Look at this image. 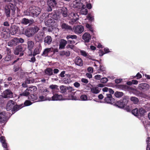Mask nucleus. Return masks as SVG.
Masks as SVG:
<instances>
[{
    "mask_svg": "<svg viewBox=\"0 0 150 150\" xmlns=\"http://www.w3.org/2000/svg\"><path fill=\"white\" fill-rule=\"evenodd\" d=\"M10 9L12 11V15H14L15 14L16 6L13 4L11 3H10L8 5H6L5 7V12L6 15L7 17L10 16Z\"/></svg>",
    "mask_w": 150,
    "mask_h": 150,
    "instance_id": "1",
    "label": "nucleus"
},
{
    "mask_svg": "<svg viewBox=\"0 0 150 150\" xmlns=\"http://www.w3.org/2000/svg\"><path fill=\"white\" fill-rule=\"evenodd\" d=\"M29 11L33 17H37L40 13L41 9L36 6H32L29 8Z\"/></svg>",
    "mask_w": 150,
    "mask_h": 150,
    "instance_id": "2",
    "label": "nucleus"
},
{
    "mask_svg": "<svg viewBox=\"0 0 150 150\" xmlns=\"http://www.w3.org/2000/svg\"><path fill=\"white\" fill-rule=\"evenodd\" d=\"M39 30L38 27L35 26L33 27H31L27 29L25 32V35L28 37L33 36L35 33L38 32Z\"/></svg>",
    "mask_w": 150,
    "mask_h": 150,
    "instance_id": "3",
    "label": "nucleus"
},
{
    "mask_svg": "<svg viewBox=\"0 0 150 150\" xmlns=\"http://www.w3.org/2000/svg\"><path fill=\"white\" fill-rule=\"evenodd\" d=\"M37 88L35 86H31L28 88L22 93L20 94L19 96V98L20 96H27L30 94H32L35 91L37 90Z\"/></svg>",
    "mask_w": 150,
    "mask_h": 150,
    "instance_id": "4",
    "label": "nucleus"
},
{
    "mask_svg": "<svg viewBox=\"0 0 150 150\" xmlns=\"http://www.w3.org/2000/svg\"><path fill=\"white\" fill-rule=\"evenodd\" d=\"M84 27L81 25L74 26L73 28V30L76 34L81 33L84 31Z\"/></svg>",
    "mask_w": 150,
    "mask_h": 150,
    "instance_id": "5",
    "label": "nucleus"
},
{
    "mask_svg": "<svg viewBox=\"0 0 150 150\" xmlns=\"http://www.w3.org/2000/svg\"><path fill=\"white\" fill-rule=\"evenodd\" d=\"M2 96L4 98H10L13 97V94L10 90L6 89L3 92Z\"/></svg>",
    "mask_w": 150,
    "mask_h": 150,
    "instance_id": "6",
    "label": "nucleus"
},
{
    "mask_svg": "<svg viewBox=\"0 0 150 150\" xmlns=\"http://www.w3.org/2000/svg\"><path fill=\"white\" fill-rule=\"evenodd\" d=\"M50 100L53 101L65 100L67 99L66 98H63L62 95H59L56 94L54 95L52 97H50Z\"/></svg>",
    "mask_w": 150,
    "mask_h": 150,
    "instance_id": "7",
    "label": "nucleus"
},
{
    "mask_svg": "<svg viewBox=\"0 0 150 150\" xmlns=\"http://www.w3.org/2000/svg\"><path fill=\"white\" fill-rule=\"evenodd\" d=\"M15 105V103L13 101L9 100L7 103L6 109L7 111L12 110Z\"/></svg>",
    "mask_w": 150,
    "mask_h": 150,
    "instance_id": "8",
    "label": "nucleus"
},
{
    "mask_svg": "<svg viewBox=\"0 0 150 150\" xmlns=\"http://www.w3.org/2000/svg\"><path fill=\"white\" fill-rule=\"evenodd\" d=\"M7 120V115L5 112L0 113V122L2 123L6 122Z\"/></svg>",
    "mask_w": 150,
    "mask_h": 150,
    "instance_id": "9",
    "label": "nucleus"
},
{
    "mask_svg": "<svg viewBox=\"0 0 150 150\" xmlns=\"http://www.w3.org/2000/svg\"><path fill=\"white\" fill-rule=\"evenodd\" d=\"M106 97L105 98V102L108 103H112L113 102L114 99L112 98L111 95L108 93H105Z\"/></svg>",
    "mask_w": 150,
    "mask_h": 150,
    "instance_id": "10",
    "label": "nucleus"
},
{
    "mask_svg": "<svg viewBox=\"0 0 150 150\" xmlns=\"http://www.w3.org/2000/svg\"><path fill=\"white\" fill-rule=\"evenodd\" d=\"M44 33L43 32H39L35 35V40L37 42L42 41L43 38Z\"/></svg>",
    "mask_w": 150,
    "mask_h": 150,
    "instance_id": "11",
    "label": "nucleus"
},
{
    "mask_svg": "<svg viewBox=\"0 0 150 150\" xmlns=\"http://www.w3.org/2000/svg\"><path fill=\"white\" fill-rule=\"evenodd\" d=\"M41 50L42 47L41 44H39L38 45H37L33 53V56H35L37 54H39Z\"/></svg>",
    "mask_w": 150,
    "mask_h": 150,
    "instance_id": "12",
    "label": "nucleus"
},
{
    "mask_svg": "<svg viewBox=\"0 0 150 150\" xmlns=\"http://www.w3.org/2000/svg\"><path fill=\"white\" fill-rule=\"evenodd\" d=\"M82 38L85 42H88L91 39V36L89 33H85L83 35Z\"/></svg>",
    "mask_w": 150,
    "mask_h": 150,
    "instance_id": "13",
    "label": "nucleus"
},
{
    "mask_svg": "<svg viewBox=\"0 0 150 150\" xmlns=\"http://www.w3.org/2000/svg\"><path fill=\"white\" fill-rule=\"evenodd\" d=\"M18 44L17 38H15L10 41L8 43V45L9 46L12 47L13 46H16Z\"/></svg>",
    "mask_w": 150,
    "mask_h": 150,
    "instance_id": "14",
    "label": "nucleus"
},
{
    "mask_svg": "<svg viewBox=\"0 0 150 150\" xmlns=\"http://www.w3.org/2000/svg\"><path fill=\"white\" fill-rule=\"evenodd\" d=\"M52 41L51 37L50 36H47L44 39V44L45 45H50Z\"/></svg>",
    "mask_w": 150,
    "mask_h": 150,
    "instance_id": "15",
    "label": "nucleus"
},
{
    "mask_svg": "<svg viewBox=\"0 0 150 150\" xmlns=\"http://www.w3.org/2000/svg\"><path fill=\"white\" fill-rule=\"evenodd\" d=\"M55 23V21L52 18H50L46 20L45 23L46 25L49 27L52 26Z\"/></svg>",
    "mask_w": 150,
    "mask_h": 150,
    "instance_id": "16",
    "label": "nucleus"
},
{
    "mask_svg": "<svg viewBox=\"0 0 150 150\" xmlns=\"http://www.w3.org/2000/svg\"><path fill=\"white\" fill-rule=\"evenodd\" d=\"M149 85L146 83H142L139 85V88L140 89H143L146 90L149 89Z\"/></svg>",
    "mask_w": 150,
    "mask_h": 150,
    "instance_id": "17",
    "label": "nucleus"
},
{
    "mask_svg": "<svg viewBox=\"0 0 150 150\" xmlns=\"http://www.w3.org/2000/svg\"><path fill=\"white\" fill-rule=\"evenodd\" d=\"M70 15L73 17V18L71 19V21L72 22V24H73L79 19V16L77 13H72Z\"/></svg>",
    "mask_w": 150,
    "mask_h": 150,
    "instance_id": "18",
    "label": "nucleus"
},
{
    "mask_svg": "<svg viewBox=\"0 0 150 150\" xmlns=\"http://www.w3.org/2000/svg\"><path fill=\"white\" fill-rule=\"evenodd\" d=\"M24 51V50L23 49L22 47L21 46L19 45L16 47L14 52L15 54L18 55L20 53L22 52H23Z\"/></svg>",
    "mask_w": 150,
    "mask_h": 150,
    "instance_id": "19",
    "label": "nucleus"
},
{
    "mask_svg": "<svg viewBox=\"0 0 150 150\" xmlns=\"http://www.w3.org/2000/svg\"><path fill=\"white\" fill-rule=\"evenodd\" d=\"M27 45L28 50L30 51H32L34 46V42L30 40H28L27 42Z\"/></svg>",
    "mask_w": 150,
    "mask_h": 150,
    "instance_id": "20",
    "label": "nucleus"
},
{
    "mask_svg": "<svg viewBox=\"0 0 150 150\" xmlns=\"http://www.w3.org/2000/svg\"><path fill=\"white\" fill-rule=\"evenodd\" d=\"M18 28L16 26L13 25L12 26L11 30V33L12 35L16 34L18 31Z\"/></svg>",
    "mask_w": 150,
    "mask_h": 150,
    "instance_id": "21",
    "label": "nucleus"
},
{
    "mask_svg": "<svg viewBox=\"0 0 150 150\" xmlns=\"http://www.w3.org/2000/svg\"><path fill=\"white\" fill-rule=\"evenodd\" d=\"M67 44V41L64 39L61 40L59 42V49H63L65 48V47Z\"/></svg>",
    "mask_w": 150,
    "mask_h": 150,
    "instance_id": "22",
    "label": "nucleus"
},
{
    "mask_svg": "<svg viewBox=\"0 0 150 150\" xmlns=\"http://www.w3.org/2000/svg\"><path fill=\"white\" fill-rule=\"evenodd\" d=\"M76 64L77 65L81 66L83 65L82 61L81 59L79 57H76L75 59Z\"/></svg>",
    "mask_w": 150,
    "mask_h": 150,
    "instance_id": "23",
    "label": "nucleus"
},
{
    "mask_svg": "<svg viewBox=\"0 0 150 150\" xmlns=\"http://www.w3.org/2000/svg\"><path fill=\"white\" fill-rule=\"evenodd\" d=\"M45 74L50 76L53 74V70L50 68H47L45 71Z\"/></svg>",
    "mask_w": 150,
    "mask_h": 150,
    "instance_id": "24",
    "label": "nucleus"
},
{
    "mask_svg": "<svg viewBox=\"0 0 150 150\" xmlns=\"http://www.w3.org/2000/svg\"><path fill=\"white\" fill-rule=\"evenodd\" d=\"M62 28L64 30H71V27L65 23H62L61 25Z\"/></svg>",
    "mask_w": 150,
    "mask_h": 150,
    "instance_id": "25",
    "label": "nucleus"
},
{
    "mask_svg": "<svg viewBox=\"0 0 150 150\" xmlns=\"http://www.w3.org/2000/svg\"><path fill=\"white\" fill-rule=\"evenodd\" d=\"M103 91L104 92H105V93H108L110 94H113L114 93V91L111 88H109L107 87H105L103 89Z\"/></svg>",
    "mask_w": 150,
    "mask_h": 150,
    "instance_id": "26",
    "label": "nucleus"
},
{
    "mask_svg": "<svg viewBox=\"0 0 150 150\" xmlns=\"http://www.w3.org/2000/svg\"><path fill=\"white\" fill-rule=\"evenodd\" d=\"M88 12V10L86 8V6L84 5H82L81 10L80 11V13L83 15H86Z\"/></svg>",
    "mask_w": 150,
    "mask_h": 150,
    "instance_id": "27",
    "label": "nucleus"
},
{
    "mask_svg": "<svg viewBox=\"0 0 150 150\" xmlns=\"http://www.w3.org/2000/svg\"><path fill=\"white\" fill-rule=\"evenodd\" d=\"M47 4L48 6L54 7L57 4V1L56 0H48L47 1Z\"/></svg>",
    "mask_w": 150,
    "mask_h": 150,
    "instance_id": "28",
    "label": "nucleus"
},
{
    "mask_svg": "<svg viewBox=\"0 0 150 150\" xmlns=\"http://www.w3.org/2000/svg\"><path fill=\"white\" fill-rule=\"evenodd\" d=\"M115 105L119 108H124L125 104L121 101H118L115 103Z\"/></svg>",
    "mask_w": 150,
    "mask_h": 150,
    "instance_id": "29",
    "label": "nucleus"
},
{
    "mask_svg": "<svg viewBox=\"0 0 150 150\" xmlns=\"http://www.w3.org/2000/svg\"><path fill=\"white\" fill-rule=\"evenodd\" d=\"M39 101H44L48 100L50 101L51 100L50 97L44 96H40L39 97Z\"/></svg>",
    "mask_w": 150,
    "mask_h": 150,
    "instance_id": "30",
    "label": "nucleus"
},
{
    "mask_svg": "<svg viewBox=\"0 0 150 150\" xmlns=\"http://www.w3.org/2000/svg\"><path fill=\"white\" fill-rule=\"evenodd\" d=\"M81 0H75L73 2V4L75 5V7L79 8V6H82V4L80 3Z\"/></svg>",
    "mask_w": 150,
    "mask_h": 150,
    "instance_id": "31",
    "label": "nucleus"
},
{
    "mask_svg": "<svg viewBox=\"0 0 150 150\" xmlns=\"http://www.w3.org/2000/svg\"><path fill=\"white\" fill-rule=\"evenodd\" d=\"M61 13L63 16L66 17L67 15V8L65 7L62 8L61 9Z\"/></svg>",
    "mask_w": 150,
    "mask_h": 150,
    "instance_id": "32",
    "label": "nucleus"
},
{
    "mask_svg": "<svg viewBox=\"0 0 150 150\" xmlns=\"http://www.w3.org/2000/svg\"><path fill=\"white\" fill-rule=\"evenodd\" d=\"M51 48H47L45 49L42 54V55L44 56H47L48 53L51 52Z\"/></svg>",
    "mask_w": 150,
    "mask_h": 150,
    "instance_id": "33",
    "label": "nucleus"
},
{
    "mask_svg": "<svg viewBox=\"0 0 150 150\" xmlns=\"http://www.w3.org/2000/svg\"><path fill=\"white\" fill-rule=\"evenodd\" d=\"M91 91L93 93L97 94L99 92L100 90L98 87H93L91 88Z\"/></svg>",
    "mask_w": 150,
    "mask_h": 150,
    "instance_id": "34",
    "label": "nucleus"
},
{
    "mask_svg": "<svg viewBox=\"0 0 150 150\" xmlns=\"http://www.w3.org/2000/svg\"><path fill=\"white\" fill-rule=\"evenodd\" d=\"M34 79L31 77H29L26 78L25 81V83H26L29 84L33 83L34 82Z\"/></svg>",
    "mask_w": 150,
    "mask_h": 150,
    "instance_id": "35",
    "label": "nucleus"
},
{
    "mask_svg": "<svg viewBox=\"0 0 150 150\" xmlns=\"http://www.w3.org/2000/svg\"><path fill=\"white\" fill-rule=\"evenodd\" d=\"M30 22H31V20H29L26 18H23L21 21V23L25 25H27L30 23Z\"/></svg>",
    "mask_w": 150,
    "mask_h": 150,
    "instance_id": "36",
    "label": "nucleus"
},
{
    "mask_svg": "<svg viewBox=\"0 0 150 150\" xmlns=\"http://www.w3.org/2000/svg\"><path fill=\"white\" fill-rule=\"evenodd\" d=\"M130 100L135 104H137L139 102V99L135 97H132L130 98Z\"/></svg>",
    "mask_w": 150,
    "mask_h": 150,
    "instance_id": "37",
    "label": "nucleus"
},
{
    "mask_svg": "<svg viewBox=\"0 0 150 150\" xmlns=\"http://www.w3.org/2000/svg\"><path fill=\"white\" fill-rule=\"evenodd\" d=\"M60 92L62 93H64L66 92L67 88L64 86H61L60 87Z\"/></svg>",
    "mask_w": 150,
    "mask_h": 150,
    "instance_id": "38",
    "label": "nucleus"
},
{
    "mask_svg": "<svg viewBox=\"0 0 150 150\" xmlns=\"http://www.w3.org/2000/svg\"><path fill=\"white\" fill-rule=\"evenodd\" d=\"M123 93L119 91L116 92L114 94L115 96L117 98H120L123 96Z\"/></svg>",
    "mask_w": 150,
    "mask_h": 150,
    "instance_id": "39",
    "label": "nucleus"
},
{
    "mask_svg": "<svg viewBox=\"0 0 150 150\" xmlns=\"http://www.w3.org/2000/svg\"><path fill=\"white\" fill-rule=\"evenodd\" d=\"M28 98L30 100L34 101L37 99L38 97L36 95L32 94L29 96Z\"/></svg>",
    "mask_w": 150,
    "mask_h": 150,
    "instance_id": "40",
    "label": "nucleus"
},
{
    "mask_svg": "<svg viewBox=\"0 0 150 150\" xmlns=\"http://www.w3.org/2000/svg\"><path fill=\"white\" fill-rule=\"evenodd\" d=\"M22 107H21V106L20 105H14V106L13 108V110H12V111H14V112L17 111L18 110H19Z\"/></svg>",
    "mask_w": 150,
    "mask_h": 150,
    "instance_id": "41",
    "label": "nucleus"
},
{
    "mask_svg": "<svg viewBox=\"0 0 150 150\" xmlns=\"http://www.w3.org/2000/svg\"><path fill=\"white\" fill-rule=\"evenodd\" d=\"M139 112L141 115H144L145 113L146 112V111L142 108L139 109Z\"/></svg>",
    "mask_w": 150,
    "mask_h": 150,
    "instance_id": "42",
    "label": "nucleus"
},
{
    "mask_svg": "<svg viewBox=\"0 0 150 150\" xmlns=\"http://www.w3.org/2000/svg\"><path fill=\"white\" fill-rule=\"evenodd\" d=\"M80 100L82 101H86L88 100L87 95L83 94L81 95L80 96Z\"/></svg>",
    "mask_w": 150,
    "mask_h": 150,
    "instance_id": "43",
    "label": "nucleus"
},
{
    "mask_svg": "<svg viewBox=\"0 0 150 150\" xmlns=\"http://www.w3.org/2000/svg\"><path fill=\"white\" fill-rule=\"evenodd\" d=\"M146 139V141L147 143L146 150H148V148L150 146V136L148 137Z\"/></svg>",
    "mask_w": 150,
    "mask_h": 150,
    "instance_id": "44",
    "label": "nucleus"
},
{
    "mask_svg": "<svg viewBox=\"0 0 150 150\" xmlns=\"http://www.w3.org/2000/svg\"><path fill=\"white\" fill-rule=\"evenodd\" d=\"M66 38L67 39H69L70 38L71 39H76L77 38V36L75 35H69L67 36Z\"/></svg>",
    "mask_w": 150,
    "mask_h": 150,
    "instance_id": "45",
    "label": "nucleus"
},
{
    "mask_svg": "<svg viewBox=\"0 0 150 150\" xmlns=\"http://www.w3.org/2000/svg\"><path fill=\"white\" fill-rule=\"evenodd\" d=\"M132 113L134 115H138V111L137 108H135L132 111Z\"/></svg>",
    "mask_w": 150,
    "mask_h": 150,
    "instance_id": "46",
    "label": "nucleus"
},
{
    "mask_svg": "<svg viewBox=\"0 0 150 150\" xmlns=\"http://www.w3.org/2000/svg\"><path fill=\"white\" fill-rule=\"evenodd\" d=\"M52 17L53 19L56 20H58L59 18V16L56 13L54 14Z\"/></svg>",
    "mask_w": 150,
    "mask_h": 150,
    "instance_id": "47",
    "label": "nucleus"
},
{
    "mask_svg": "<svg viewBox=\"0 0 150 150\" xmlns=\"http://www.w3.org/2000/svg\"><path fill=\"white\" fill-rule=\"evenodd\" d=\"M32 104V103L30 101L26 100L24 102V104L25 106H29L31 105Z\"/></svg>",
    "mask_w": 150,
    "mask_h": 150,
    "instance_id": "48",
    "label": "nucleus"
},
{
    "mask_svg": "<svg viewBox=\"0 0 150 150\" xmlns=\"http://www.w3.org/2000/svg\"><path fill=\"white\" fill-rule=\"evenodd\" d=\"M70 54V52L69 51H63L60 53V54L62 55H65L66 56H69Z\"/></svg>",
    "mask_w": 150,
    "mask_h": 150,
    "instance_id": "49",
    "label": "nucleus"
},
{
    "mask_svg": "<svg viewBox=\"0 0 150 150\" xmlns=\"http://www.w3.org/2000/svg\"><path fill=\"white\" fill-rule=\"evenodd\" d=\"M127 112H130L132 110L131 106H126L125 105V107L124 108Z\"/></svg>",
    "mask_w": 150,
    "mask_h": 150,
    "instance_id": "50",
    "label": "nucleus"
},
{
    "mask_svg": "<svg viewBox=\"0 0 150 150\" xmlns=\"http://www.w3.org/2000/svg\"><path fill=\"white\" fill-rule=\"evenodd\" d=\"M135 77H137V79H139L142 78V76L139 73H138L137 74L136 76H133V78H134Z\"/></svg>",
    "mask_w": 150,
    "mask_h": 150,
    "instance_id": "51",
    "label": "nucleus"
},
{
    "mask_svg": "<svg viewBox=\"0 0 150 150\" xmlns=\"http://www.w3.org/2000/svg\"><path fill=\"white\" fill-rule=\"evenodd\" d=\"M101 82L102 83H106L108 81V79L106 78H103L101 80Z\"/></svg>",
    "mask_w": 150,
    "mask_h": 150,
    "instance_id": "52",
    "label": "nucleus"
},
{
    "mask_svg": "<svg viewBox=\"0 0 150 150\" xmlns=\"http://www.w3.org/2000/svg\"><path fill=\"white\" fill-rule=\"evenodd\" d=\"M64 81L65 83H69L71 82V80L69 78L65 79Z\"/></svg>",
    "mask_w": 150,
    "mask_h": 150,
    "instance_id": "53",
    "label": "nucleus"
},
{
    "mask_svg": "<svg viewBox=\"0 0 150 150\" xmlns=\"http://www.w3.org/2000/svg\"><path fill=\"white\" fill-rule=\"evenodd\" d=\"M50 48L51 49V52H53L54 53L58 52V50L56 48H54L53 47H50Z\"/></svg>",
    "mask_w": 150,
    "mask_h": 150,
    "instance_id": "54",
    "label": "nucleus"
},
{
    "mask_svg": "<svg viewBox=\"0 0 150 150\" xmlns=\"http://www.w3.org/2000/svg\"><path fill=\"white\" fill-rule=\"evenodd\" d=\"M81 53L82 55L84 57H86V56H87V53L84 51L81 50Z\"/></svg>",
    "mask_w": 150,
    "mask_h": 150,
    "instance_id": "55",
    "label": "nucleus"
},
{
    "mask_svg": "<svg viewBox=\"0 0 150 150\" xmlns=\"http://www.w3.org/2000/svg\"><path fill=\"white\" fill-rule=\"evenodd\" d=\"M50 88L52 89H55L57 88V86L52 85L50 86Z\"/></svg>",
    "mask_w": 150,
    "mask_h": 150,
    "instance_id": "56",
    "label": "nucleus"
},
{
    "mask_svg": "<svg viewBox=\"0 0 150 150\" xmlns=\"http://www.w3.org/2000/svg\"><path fill=\"white\" fill-rule=\"evenodd\" d=\"M105 69L104 67L103 66L100 65L99 67V70L101 71H105Z\"/></svg>",
    "mask_w": 150,
    "mask_h": 150,
    "instance_id": "57",
    "label": "nucleus"
},
{
    "mask_svg": "<svg viewBox=\"0 0 150 150\" xmlns=\"http://www.w3.org/2000/svg\"><path fill=\"white\" fill-rule=\"evenodd\" d=\"M17 40L18 44L19 43V42L23 43L24 42V41L23 39L22 38H17Z\"/></svg>",
    "mask_w": 150,
    "mask_h": 150,
    "instance_id": "58",
    "label": "nucleus"
},
{
    "mask_svg": "<svg viewBox=\"0 0 150 150\" xmlns=\"http://www.w3.org/2000/svg\"><path fill=\"white\" fill-rule=\"evenodd\" d=\"M101 76L100 75H96L95 76V78L97 80H100V79L101 78Z\"/></svg>",
    "mask_w": 150,
    "mask_h": 150,
    "instance_id": "59",
    "label": "nucleus"
},
{
    "mask_svg": "<svg viewBox=\"0 0 150 150\" xmlns=\"http://www.w3.org/2000/svg\"><path fill=\"white\" fill-rule=\"evenodd\" d=\"M88 71L90 73H92L93 72V68L92 67H89L88 68Z\"/></svg>",
    "mask_w": 150,
    "mask_h": 150,
    "instance_id": "60",
    "label": "nucleus"
},
{
    "mask_svg": "<svg viewBox=\"0 0 150 150\" xmlns=\"http://www.w3.org/2000/svg\"><path fill=\"white\" fill-rule=\"evenodd\" d=\"M86 8L87 7V8L88 9H90L92 8V5L90 3H87L86 4Z\"/></svg>",
    "mask_w": 150,
    "mask_h": 150,
    "instance_id": "61",
    "label": "nucleus"
},
{
    "mask_svg": "<svg viewBox=\"0 0 150 150\" xmlns=\"http://www.w3.org/2000/svg\"><path fill=\"white\" fill-rule=\"evenodd\" d=\"M74 85L75 87L76 88H78L80 85L79 83L77 82H76L74 84Z\"/></svg>",
    "mask_w": 150,
    "mask_h": 150,
    "instance_id": "62",
    "label": "nucleus"
},
{
    "mask_svg": "<svg viewBox=\"0 0 150 150\" xmlns=\"http://www.w3.org/2000/svg\"><path fill=\"white\" fill-rule=\"evenodd\" d=\"M81 81L82 82L84 83H88V81L87 80V79H84V78L82 79H81Z\"/></svg>",
    "mask_w": 150,
    "mask_h": 150,
    "instance_id": "63",
    "label": "nucleus"
},
{
    "mask_svg": "<svg viewBox=\"0 0 150 150\" xmlns=\"http://www.w3.org/2000/svg\"><path fill=\"white\" fill-rule=\"evenodd\" d=\"M11 58L8 55L6 56L4 58V60L6 61H8L10 60Z\"/></svg>",
    "mask_w": 150,
    "mask_h": 150,
    "instance_id": "64",
    "label": "nucleus"
}]
</instances>
